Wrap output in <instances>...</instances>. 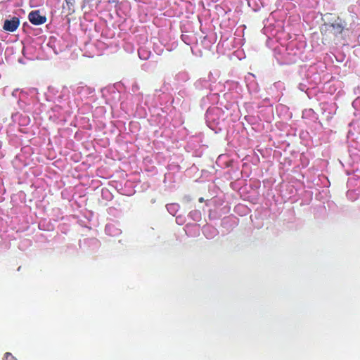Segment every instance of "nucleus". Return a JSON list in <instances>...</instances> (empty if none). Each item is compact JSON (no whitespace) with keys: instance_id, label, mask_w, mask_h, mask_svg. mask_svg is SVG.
<instances>
[{"instance_id":"obj_3","label":"nucleus","mask_w":360,"mask_h":360,"mask_svg":"<svg viewBox=\"0 0 360 360\" xmlns=\"http://www.w3.org/2000/svg\"><path fill=\"white\" fill-rule=\"evenodd\" d=\"M20 25V20L18 18L13 17L11 20H6L4 24V29L6 31L13 32L17 30Z\"/></svg>"},{"instance_id":"obj_2","label":"nucleus","mask_w":360,"mask_h":360,"mask_svg":"<svg viewBox=\"0 0 360 360\" xmlns=\"http://www.w3.org/2000/svg\"><path fill=\"white\" fill-rule=\"evenodd\" d=\"M28 19L34 25H40L46 22V17L41 15L39 10L32 11L28 15Z\"/></svg>"},{"instance_id":"obj_1","label":"nucleus","mask_w":360,"mask_h":360,"mask_svg":"<svg viewBox=\"0 0 360 360\" xmlns=\"http://www.w3.org/2000/svg\"><path fill=\"white\" fill-rule=\"evenodd\" d=\"M346 27L345 20L339 16L331 18L328 22H325L321 27V33L324 40L335 39L341 34Z\"/></svg>"},{"instance_id":"obj_6","label":"nucleus","mask_w":360,"mask_h":360,"mask_svg":"<svg viewBox=\"0 0 360 360\" xmlns=\"http://www.w3.org/2000/svg\"><path fill=\"white\" fill-rule=\"evenodd\" d=\"M202 200H203V198H201L200 199V202H202Z\"/></svg>"},{"instance_id":"obj_4","label":"nucleus","mask_w":360,"mask_h":360,"mask_svg":"<svg viewBox=\"0 0 360 360\" xmlns=\"http://www.w3.org/2000/svg\"><path fill=\"white\" fill-rule=\"evenodd\" d=\"M65 1L69 9H71V8L74 6L75 3V0H65Z\"/></svg>"},{"instance_id":"obj_5","label":"nucleus","mask_w":360,"mask_h":360,"mask_svg":"<svg viewBox=\"0 0 360 360\" xmlns=\"http://www.w3.org/2000/svg\"><path fill=\"white\" fill-rule=\"evenodd\" d=\"M14 359V357L13 356V355L9 353V352H6L5 354V360H13Z\"/></svg>"}]
</instances>
